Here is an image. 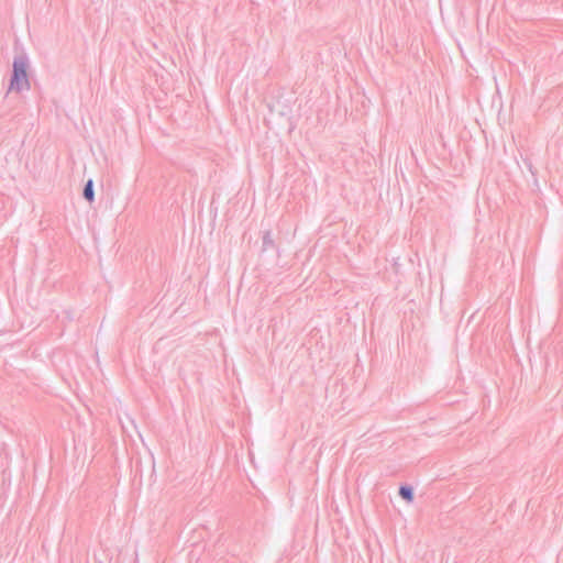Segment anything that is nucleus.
<instances>
[{"label":"nucleus","instance_id":"nucleus-4","mask_svg":"<svg viewBox=\"0 0 563 563\" xmlns=\"http://www.w3.org/2000/svg\"><path fill=\"white\" fill-rule=\"evenodd\" d=\"M274 246V241L269 231H266L263 235V247L267 250L268 247Z\"/></svg>","mask_w":563,"mask_h":563},{"label":"nucleus","instance_id":"nucleus-2","mask_svg":"<svg viewBox=\"0 0 563 563\" xmlns=\"http://www.w3.org/2000/svg\"><path fill=\"white\" fill-rule=\"evenodd\" d=\"M84 198L88 200L89 202H92L95 199V190H93V181L92 179H89L84 187L82 191Z\"/></svg>","mask_w":563,"mask_h":563},{"label":"nucleus","instance_id":"nucleus-3","mask_svg":"<svg viewBox=\"0 0 563 563\" xmlns=\"http://www.w3.org/2000/svg\"><path fill=\"white\" fill-rule=\"evenodd\" d=\"M399 495L402 499H405L407 501L413 500V490L410 486H401L399 488Z\"/></svg>","mask_w":563,"mask_h":563},{"label":"nucleus","instance_id":"nucleus-1","mask_svg":"<svg viewBox=\"0 0 563 563\" xmlns=\"http://www.w3.org/2000/svg\"><path fill=\"white\" fill-rule=\"evenodd\" d=\"M29 66V60L26 56H18L13 60L12 65V76L10 79V89L16 92H21L23 90L30 89V82L27 79L26 69Z\"/></svg>","mask_w":563,"mask_h":563}]
</instances>
